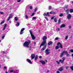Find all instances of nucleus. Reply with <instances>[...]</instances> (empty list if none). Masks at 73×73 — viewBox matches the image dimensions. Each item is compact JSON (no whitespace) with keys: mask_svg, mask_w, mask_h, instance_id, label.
<instances>
[{"mask_svg":"<svg viewBox=\"0 0 73 73\" xmlns=\"http://www.w3.org/2000/svg\"><path fill=\"white\" fill-rule=\"evenodd\" d=\"M47 39V37L46 36H44L43 38H42V40H43V41L42 42V44H41L40 45V47L41 48L42 46H43V45H44V44L46 43V41L45 40H46Z\"/></svg>","mask_w":73,"mask_h":73,"instance_id":"f257e3e1","label":"nucleus"},{"mask_svg":"<svg viewBox=\"0 0 73 73\" xmlns=\"http://www.w3.org/2000/svg\"><path fill=\"white\" fill-rule=\"evenodd\" d=\"M31 44V40H28V41H25L23 44V46L26 48H28L29 44Z\"/></svg>","mask_w":73,"mask_h":73,"instance_id":"f03ea898","label":"nucleus"},{"mask_svg":"<svg viewBox=\"0 0 73 73\" xmlns=\"http://www.w3.org/2000/svg\"><path fill=\"white\" fill-rule=\"evenodd\" d=\"M59 48H60L61 49L62 48V45L61 44V42H58L57 44V46H56L55 47L56 49H58Z\"/></svg>","mask_w":73,"mask_h":73,"instance_id":"7ed1b4c3","label":"nucleus"},{"mask_svg":"<svg viewBox=\"0 0 73 73\" xmlns=\"http://www.w3.org/2000/svg\"><path fill=\"white\" fill-rule=\"evenodd\" d=\"M29 32L30 33V35H31V36L33 40H35V38H36V37L33 34V33H32V31H31L30 30Z\"/></svg>","mask_w":73,"mask_h":73,"instance_id":"20e7f679","label":"nucleus"},{"mask_svg":"<svg viewBox=\"0 0 73 73\" xmlns=\"http://www.w3.org/2000/svg\"><path fill=\"white\" fill-rule=\"evenodd\" d=\"M50 51V50L48 48H47L45 52V53H46V54L47 55H48L49 54H50V52L49 51Z\"/></svg>","mask_w":73,"mask_h":73,"instance_id":"39448f33","label":"nucleus"},{"mask_svg":"<svg viewBox=\"0 0 73 73\" xmlns=\"http://www.w3.org/2000/svg\"><path fill=\"white\" fill-rule=\"evenodd\" d=\"M62 60L60 59L59 60V62H61V63H63L65 61V58L64 57L62 58Z\"/></svg>","mask_w":73,"mask_h":73,"instance_id":"423d86ee","label":"nucleus"},{"mask_svg":"<svg viewBox=\"0 0 73 73\" xmlns=\"http://www.w3.org/2000/svg\"><path fill=\"white\" fill-rule=\"evenodd\" d=\"M68 19H70V18L72 17V15L70 14H68L67 16Z\"/></svg>","mask_w":73,"mask_h":73,"instance_id":"0eeeda50","label":"nucleus"},{"mask_svg":"<svg viewBox=\"0 0 73 73\" xmlns=\"http://www.w3.org/2000/svg\"><path fill=\"white\" fill-rule=\"evenodd\" d=\"M35 54H31V57L32 60L33 59V58H35Z\"/></svg>","mask_w":73,"mask_h":73,"instance_id":"6e6552de","label":"nucleus"},{"mask_svg":"<svg viewBox=\"0 0 73 73\" xmlns=\"http://www.w3.org/2000/svg\"><path fill=\"white\" fill-rule=\"evenodd\" d=\"M63 67H61L58 69V70L60 71V72H62L63 70Z\"/></svg>","mask_w":73,"mask_h":73,"instance_id":"1a4fd4ad","label":"nucleus"},{"mask_svg":"<svg viewBox=\"0 0 73 73\" xmlns=\"http://www.w3.org/2000/svg\"><path fill=\"white\" fill-rule=\"evenodd\" d=\"M42 65H45V62L44 60H41L40 61Z\"/></svg>","mask_w":73,"mask_h":73,"instance_id":"9d476101","label":"nucleus"},{"mask_svg":"<svg viewBox=\"0 0 73 73\" xmlns=\"http://www.w3.org/2000/svg\"><path fill=\"white\" fill-rule=\"evenodd\" d=\"M65 26H66V25L64 24H63L60 27V28H64V27H65Z\"/></svg>","mask_w":73,"mask_h":73,"instance_id":"9b49d317","label":"nucleus"},{"mask_svg":"<svg viewBox=\"0 0 73 73\" xmlns=\"http://www.w3.org/2000/svg\"><path fill=\"white\" fill-rule=\"evenodd\" d=\"M52 44H53V42H52V41H50L47 44L48 45H51Z\"/></svg>","mask_w":73,"mask_h":73,"instance_id":"f8f14e48","label":"nucleus"},{"mask_svg":"<svg viewBox=\"0 0 73 73\" xmlns=\"http://www.w3.org/2000/svg\"><path fill=\"white\" fill-rule=\"evenodd\" d=\"M27 60L28 62H29V63L30 64H32V62H31V60L29 59H27Z\"/></svg>","mask_w":73,"mask_h":73,"instance_id":"ddd939ff","label":"nucleus"},{"mask_svg":"<svg viewBox=\"0 0 73 73\" xmlns=\"http://www.w3.org/2000/svg\"><path fill=\"white\" fill-rule=\"evenodd\" d=\"M7 24H6L4 26V27H3V31H4V30H5V29L6 27H7Z\"/></svg>","mask_w":73,"mask_h":73,"instance_id":"4468645a","label":"nucleus"},{"mask_svg":"<svg viewBox=\"0 0 73 73\" xmlns=\"http://www.w3.org/2000/svg\"><path fill=\"white\" fill-rule=\"evenodd\" d=\"M45 49H46V46H44L42 48L41 50L42 51H43V50H44Z\"/></svg>","mask_w":73,"mask_h":73,"instance_id":"2eb2a0df","label":"nucleus"},{"mask_svg":"<svg viewBox=\"0 0 73 73\" xmlns=\"http://www.w3.org/2000/svg\"><path fill=\"white\" fill-rule=\"evenodd\" d=\"M64 54V52L63 51V52H62L61 54L60 55V57H62L63 56Z\"/></svg>","mask_w":73,"mask_h":73,"instance_id":"dca6fc26","label":"nucleus"},{"mask_svg":"<svg viewBox=\"0 0 73 73\" xmlns=\"http://www.w3.org/2000/svg\"><path fill=\"white\" fill-rule=\"evenodd\" d=\"M35 60H37L38 58V55H36L35 57Z\"/></svg>","mask_w":73,"mask_h":73,"instance_id":"f3484780","label":"nucleus"},{"mask_svg":"<svg viewBox=\"0 0 73 73\" xmlns=\"http://www.w3.org/2000/svg\"><path fill=\"white\" fill-rule=\"evenodd\" d=\"M68 7V5H66L64 7V10H65V8H66V9H67Z\"/></svg>","mask_w":73,"mask_h":73,"instance_id":"a211bd4d","label":"nucleus"},{"mask_svg":"<svg viewBox=\"0 0 73 73\" xmlns=\"http://www.w3.org/2000/svg\"><path fill=\"white\" fill-rule=\"evenodd\" d=\"M63 53H64V54L65 53V54L66 55L68 53V51H63Z\"/></svg>","mask_w":73,"mask_h":73,"instance_id":"6ab92c4d","label":"nucleus"},{"mask_svg":"<svg viewBox=\"0 0 73 73\" xmlns=\"http://www.w3.org/2000/svg\"><path fill=\"white\" fill-rule=\"evenodd\" d=\"M69 11V9H67V10H66V12H67V13H69L68 12Z\"/></svg>","mask_w":73,"mask_h":73,"instance_id":"aec40b11","label":"nucleus"},{"mask_svg":"<svg viewBox=\"0 0 73 73\" xmlns=\"http://www.w3.org/2000/svg\"><path fill=\"white\" fill-rule=\"evenodd\" d=\"M37 9H38L37 7H36L34 10V12H36V11H37Z\"/></svg>","mask_w":73,"mask_h":73,"instance_id":"412c9836","label":"nucleus"},{"mask_svg":"<svg viewBox=\"0 0 73 73\" xmlns=\"http://www.w3.org/2000/svg\"><path fill=\"white\" fill-rule=\"evenodd\" d=\"M64 16V15L62 13L60 14L59 15L60 17H62V16Z\"/></svg>","mask_w":73,"mask_h":73,"instance_id":"4be33fe9","label":"nucleus"},{"mask_svg":"<svg viewBox=\"0 0 73 73\" xmlns=\"http://www.w3.org/2000/svg\"><path fill=\"white\" fill-rule=\"evenodd\" d=\"M70 13H72L73 12V9H71L70 10Z\"/></svg>","mask_w":73,"mask_h":73,"instance_id":"5701e85b","label":"nucleus"},{"mask_svg":"<svg viewBox=\"0 0 73 73\" xmlns=\"http://www.w3.org/2000/svg\"><path fill=\"white\" fill-rule=\"evenodd\" d=\"M4 22H5V21H3L2 22H1L0 23L1 25H2L3 24V23H4Z\"/></svg>","mask_w":73,"mask_h":73,"instance_id":"b1692460","label":"nucleus"},{"mask_svg":"<svg viewBox=\"0 0 73 73\" xmlns=\"http://www.w3.org/2000/svg\"><path fill=\"white\" fill-rule=\"evenodd\" d=\"M11 17L10 16L8 18V19H7V21H9V20H10V19H11Z\"/></svg>","mask_w":73,"mask_h":73,"instance_id":"393cba45","label":"nucleus"},{"mask_svg":"<svg viewBox=\"0 0 73 73\" xmlns=\"http://www.w3.org/2000/svg\"><path fill=\"white\" fill-rule=\"evenodd\" d=\"M16 25H17V26H19V25H20V23L19 22H17Z\"/></svg>","mask_w":73,"mask_h":73,"instance_id":"a878e982","label":"nucleus"},{"mask_svg":"<svg viewBox=\"0 0 73 73\" xmlns=\"http://www.w3.org/2000/svg\"><path fill=\"white\" fill-rule=\"evenodd\" d=\"M15 21H17V20H18V19H17V17H15Z\"/></svg>","mask_w":73,"mask_h":73,"instance_id":"bb28decb","label":"nucleus"},{"mask_svg":"<svg viewBox=\"0 0 73 73\" xmlns=\"http://www.w3.org/2000/svg\"><path fill=\"white\" fill-rule=\"evenodd\" d=\"M24 30H25V28H23L21 29V32H23Z\"/></svg>","mask_w":73,"mask_h":73,"instance_id":"cd10ccee","label":"nucleus"},{"mask_svg":"<svg viewBox=\"0 0 73 73\" xmlns=\"http://www.w3.org/2000/svg\"><path fill=\"white\" fill-rule=\"evenodd\" d=\"M36 19V17H34L33 18V20H35Z\"/></svg>","mask_w":73,"mask_h":73,"instance_id":"c85d7f7f","label":"nucleus"},{"mask_svg":"<svg viewBox=\"0 0 73 73\" xmlns=\"http://www.w3.org/2000/svg\"><path fill=\"white\" fill-rule=\"evenodd\" d=\"M54 22H55V23L57 22V19L56 18H55L54 19Z\"/></svg>","mask_w":73,"mask_h":73,"instance_id":"c756f323","label":"nucleus"},{"mask_svg":"<svg viewBox=\"0 0 73 73\" xmlns=\"http://www.w3.org/2000/svg\"><path fill=\"white\" fill-rule=\"evenodd\" d=\"M49 12H47L46 14L47 16H50V15H49Z\"/></svg>","mask_w":73,"mask_h":73,"instance_id":"7c9ffc66","label":"nucleus"},{"mask_svg":"<svg viewBox=\"0 0 73 73\" xmlns=\"http://www.w3.org/2000/svg\"><path fill=\"white\" fill-rule=\"evenodd\" d=\"M69 51L70 52H71L72 53H73V49L70 50Z\"/></svg>","mask_w":73,"mask_h":73,"instance_id":"2f4dec72","label":"nucleus"},{"mask_svg":"<svg viewBox=\"0 0 73 73\" xmlns=\"http://www.w3.org/2000/svg\"><path fill=\"white\" fill-rule=\"evenodd\" d=\"M52 9V7L51 6H50L49 7V9L50 10V9Z\"/></svg>","mask_w":73,"mask_h":73,"instance_id":"473e14b6","label":"nucleus"},{"mask_svg":"<svg viewBox=\"0 0 73 73\" xmlns=\"http://www.w3.org/2000/svg\"><path fill=\"white\" fill-rule=\"evenodd\" d=\"M59 39V38L58 37H56L55 38V40H58Z\"/></svg>","mask_w":73,"mask_h":73,"instance_id":"72a5a7b5","label":"nucleus"},{"mask_svg":"<svg viewBox=\"0 0 73 73\" xmlns=\"http://www.w3.org/2000/svg\"><path fill=\"white\" fill-rule=\"evenodd\" d=\"M60 22H61V19H59L58 21V23H60Z\"/></svg>","mask_w":73,"mask_h":73,"instance_id":"f704fd0d","label":"nucleus"},{"mask_svg":"<svg viewBox=\"0 0 73 73\" xmlns=\"http://www.w3.org/2000/svg\"><path fill=\"white\" fill-rule=\"evenodd\" d=\"M70 68L72 70H73V66H71Z\"/></svg>","mask_w":73,"mask_h":73,"instance_id":"c9c22d12","label":"nucleus"},{"mask_svg":"<svg viewBox=\"0 0 73 73\" xmlns=\"http://www.w3.org/2000/svg\"><path fill=\"white\" fill-rule=\"evenodd\" d=\"M56 62H57L58 63V64H60V62L58 61H56Z\"/></svg>","mask_w":73,"mask_h":73,"instance_id":"e433bc0d","label":"nucleus"},{"mask_svg":"<svg viewBox=\"0 0 73 73\" xmlns=\"http://www.w3.org/2000/svg\"><path fill=\"white\" fill-rule=\"evenodd\" d=\"M68 36H66V37H65V40H67V39H68Z\"/></svg>","mask_w":73,"mask_h":73,"instance_id":"4c0bfd02","label":"nucleus"},{"mask_svg":"<svg viewBox=\"0 0 73 73\" xmlns=\"http://www.w3.org/2000/svg\"><path fill=\"white\" fill-rule=\"evenodd\" d=\"M32 49V47L31 46L29 47V50H31Z\"/></svg>","mask_w":73,"mask_h":73,"instance_id":"58836bf2","label":"nucleus"},{"mask_svg":"<svg viewBox=\"0 0 73 73\" xmlns=\"http://www.w3.org/2000/svg\"><path fill=\"white\" fill-rule=\"evenodd\" d=\"M65 67L66 69H68V68H69V67L68 66H66Z\"/></svg>","mask_w":73,"mask_h":73,"instance_id":"ea45409f","label":"nucleus"},{"mask_svg":"<svg viewBox=\"0 0 73 73\" xmlns=\"http://www.w3.org/2000/svg\"><path fill=\"white\" fill-rule=\"evenodd\" d=\"M25 17H26V19H28V16H27V15H26Z\"/></svg>","mask_w":73,"mask_h":73,"instance_id":"a19ab883","label":"nucleus"},{"mask_svg":"<svg viewBox=\"0 0 73 73\" xmlns=\"http://www.w3.org/2000/svg\"><path fill=\"white\" fill-rule=\"evenodd\" d=\"M0 14H1V15H3V14H4V13H3V12H0Z\"/></svg>","mask_w":73,"mask_h":73,"instance_id":"79ce46f5","label":"nucleus"},{"mask_svg":"<svg viewBox=\"0 0 73 73\" xmlns=\"http://www.w3.org/2000/svg\"><path fill=\"white\" fill-rule=\"evenodd\" d=\"M35 13H33L32 15H31V16H33L34 15H35Z\"/></svg>","mask_w":73,"mask_h":73,"instance_id":"37998d69","label":"nucleus"},{"mask_svg":"<svg viewBox=\"0 0 73 73\" xmlns=\"http://www.w3.org/2000/svg\"><path fill=\"white\" fill-rule=\"evenodd\" d=\"M68 28H69V29H70V28H72V26H70V25H69L68 27Z\"/></svg>","mask_w":73,"mask_h":73,"instance_id":"c03bdc74","label":"nucleus"},{"mask_svg":"<svg viewBox=\"0 0 73 73\" xmlns=\"http://www.w3.org/2000/svg\"><path fill=\"white\" fill-rule=\"evenodd\" d=\"M14 72V70H11L10 71V73H12Z\"/></svg>","mask_w":73,"mask_h":73,"instance_id":"a18cd8bd","label":"nucleus"},{"mask_svg":"<svg viewBox=\"0 0 73 73\" xmlns=\"http://www.w3.org/2000/svg\"><path fill=\"white\" fill-rule=\"evenodd\" d=\"M23 32H22V31H21V32H20V35H22V34H23Z\"/></svg>","mask_w":73,"mask_h":73,"instance_id":"49530a36","label":"nucleus"},{"mask_svg":"<svg viewBox=\"0 0 73 73\" xmlns=\"http://www.w3.org/2000/svg\"><path fill=\"white\" fill-rule=\"evenodd\" d=\"M50 14H53V11H51V12H50Z\"/></svg>","mask_w":73,"mask_h":73,"instance_id":"de8ad7c7","label":"nucleus"},{"mask_svg":"<svg viewBox=\"0 0 73 73\" xmlns=\"http://www.w3.org/2000/svg\"><path fill=\"white\" fill-rule=\"evenodd\" d=\"M44 17L45 19H46L47 21H48V19L47 17Z\"/></svg>","mask_w":73,"mask_h":73,"instance_id":"09e8293b","label":"nucleus"},{"mask_svg":"<svg viewBox=\"0 0 73 73\" xmlns=\"http://www.w3.org/2000/svg\"><path fill=\"white\" fill-rule=\"evenodd\" d=\"M30 9H32V6H31L30 7Z\"/></svg>","mask_w":73,"mask_h":73,"instance_id":"8fccbe9b","label":"nucleus"},{"mask_svg":"<svg viewBox=\"0 0 73 73\" xmlns=\"http://www.w3.org/2000/svg\"><path fill=\"white\" fill-rule=\"evenodd\" d=\"M44 16H47L46 15V14L45 13H44L43 14Z\"/></svg>","mask_w":73,"mask_h":73,"instance_id":"3c124183","label":"nucleus"},{"mask_svg":"<svg viewBox=\"0 0 73 73\" xmlns=\"http://www.w3.org/2000/svg\"><path fill=\"white\" fill-rule=\"evenodd\" d=\"M5 37V36H3L2 37V38H3V39H4V37Z\"/></svg>","mask_w":73,"mask_h":73,"instance_id":"603ef678","label":"nucleus"},{"mask_svg":"<svg viewBox=\"0 0 73 73\" xmlns=\"http://www.w3.org/2000/svg\"><path fill=\"white\" fill-rule=\"evenodd\" d=\"M17 2H18V3H20V1H21V0H19L18 1H17Z\"/></svg>","mask_w":73,"mask_h":73,"instance_id":"864d4df0","label":"nucleus"},{"mask_svg":"<svg viewBox=\"0 0 73 73\" xmlns=\"http://www.w3.org/2000/svg\"><path fill=\"white\" fill-rule=\"evenodd\" d=\"M4 68L5 69H7V67L6 66H4Z\"/></svg>","mask_w":73,"mask_h":73,"instance_id":"5fc2aeb1","label":"nucleus"},{"mask_svg":"<svg viewBox=\"0 0 73 73\" xmlns=\"http://www.w3.org/2000/svg\"><path fill=\"white\" fill-rule=\"evenodd\" d=\"M66 56H69V54H68V53H67L66 54Z\"/></svg>","mask_w":73,"mask_h":73,"instance_id":"6e6d98bb","label":"nucleus"},{"mask_svg":"<svg viewBox=\"0 0 73 73\" xmlns=\"http://www.w3.org/2000/svg\"><path fill=\"white\" fill-rule=\"evenodd\" d=\"M54 17H52V18H51V19H54Z\"/></svg>","mask_w":73,"mask_h":73,"instance_id":"4d7b16f0","label":"nucleus"},{"mask_svg":"<svg viewBox=\"0 0 73 73\" xmlns=\"http://www.w3.org/2000/svg\"><path fill=\"white\" fill-rule=\"evenodd\" d=\"M53 14H56V12H53Z\"/></svg>","mask_w":73,"mask_h":73,"instance_id":"13d9d810","label":"nucleus"},{"mask_svg":"<svg viewBox=\"0 0 73 73\" xmlns=\"http://www.w3.org/2000/svg\"><path fill=\"white\" fill-rule=\"evenodd\" d=\"M42 58V56H40L39 57V58Z\"/></svg>","mask_w":73,"mask_h":73,"instance_id":"bf43d9fd","label":"nucleus"},{"mask_svg":"<svg viewBox=\"0 0 73 73\" xmlns=\"http://www.w3.org/2000/svg\"><path fill=\"white\" fill-rule=\"evenodd\" d=\"M60 30V29L59 28H58V31H59Z\"/></svg>","mask_w":73,"mask_h":73,"instance_id":"052dcab7","label":"nucleus"},{"mask_svg":"<svg viewBox=\"0 0 73 73\" xmlns=\"http://www.w3.org/2000/svg\"><path fill=\"white\" fill-rule=\"evenodd\" d=\"M36 44V42H34V44Z\"/></svg>","mask_w":73,"mask_h":73,"instance_id":"680f3d73","label":"nucleus"},{"mask_svg":"<svg viewBox=\"0 0 73 73\" xmlns=\"http://www.w3.org/2000/svg\"><path fill=\"white\" fill-rule=\"evenodd\" d=\"M57 73H60V72L58 71H57Z\"/></svg>","mask_w":73,"mask_h":73,"instance_id":"e2e57ef3","label":"nucleus"},{"mask_svg":"<svg viewBox=\"0 0 73 73\" xmlns=\"http://www.w3.org/2000/svg\"><path fill=\"white\" fill-rule=\"evenodd\" d=\"M49 72V70H47V73H48V72Z\"/></svg>","mask_w":73,"mask_h":73,"instance_id":"0e129e2a","label":"nucleus"},{"mask_svg":"<svg viewBox=\"0 0 73 73\" xmlns=\"http://www.w3.org/2000/svg\"><path fill=\"white\" fill-rule=\"evenodd\" d=\"M45 61L46 62H48V61H47V60H45Z\"/></svg>","mask_w":73,"mask_h":73,"instance_id":"69168bd1","label":"nucleus"},{"mask_svg":"<svg viewBox=\"0 0 73 73\" xmlns=\"http://www.w3.org/2000/svg\"><path fill=\"white\" fill-rule=\"evenodd\" d=\"M9 23H12V22L11 21H9Z\"/></svg>","mask_w":73,"mask_h":73,"instance_id":"338daca9","label":"nucleus"},{"mask_svg":"<svg viewBox=\"0 0 73 73\" xmlns=\"http://www.w3.org/2000/svg\"><path fill=\"white\" fill-rule=\"evenodd\" d=\"M12 14H11L10 15V16H12Z\"/></svg>","mask_w":73,"mask_h":73,"instance_id":"774afa93","label":"nucleus"}]
</instances>
